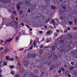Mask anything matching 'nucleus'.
Here are the masks:
<instances>
[{
  "instance_id": "obj_43",
  "label": "nucleus",
  "mask_w": 77,
  "mask_h": 77,
  "mask_svg": "<svg viewBox=\"0 0 77 77\" xmlns=\"http://www.w3.org/2000/svg\"><path fill=\"white\" fill-rule=\"evenodd\" d=\"M18 65L19 66H20L21 65V63H20V62H18Z\"/></svg>"
},
{
  "instance_id": "obj_19",
  "label": "nucleus",
  "mask_w": 77,
  "mask_h": 77,
  "mask_svg": "<svg viewBox=\"0 0 77 77\" xmlns=\"http://www.w3.org/2000/svg\"><path fill=\"white\" fill-rule=\"evenodd\" d=\"M43 50H40L39 51V53L40 54H43Z\"/></svg>"
},
{
  "instance_id": "obj_31",
  "label": "nucleus",
  "mask_w": 77,
  "mask_h": 77,
  "mask_svg": "<svg viewBox=\"0 0 77 77\" xmlns=\"http://www.w3.org/2000/svg\"><path fill=\"white\" fill-rule=\"evenodd\" d=\"M77 22V19H75V25H76V23Z\"/></svg>"
},
{
  "instance_id": "obj_37",
  "label": "nucleus",
  "mask_w": 77,
  "mask_h": 77,
  "mask_svg": "<svg viewBox=\"0 0 77 77\" xmlns=\"http://www.w3.org/2000/svg\"><path fill=\"white\" fill-rule=\"evenodd\" d=\"M14 77H20V76H19V75L17 74L16 75H15Z\"/></svg>"
},
{
  "instance_id": "obj_58",
  "label": "nucleus",
  "mask_w": 77,
  "mask_h": 77,
  "mask_svg": "<svg viewBox=\"0 0 77 77\" xmlns=\"http://www.w3.org/2000/svg\"><path fill=\"white\" fill-rule=\"evenodd\" d=\"M67 29L68 30H71V29H70V28L68 27H67Z\"/></svg>"
},
{
  "instance_id": "obj_11",
  "label": "nucleus",
  "mask_w": 77,
  "mask_h": 77,
  "mask_svg": "<svg viewBox=\"0 0 77 77\" xmlns=\"http://www.w3.org/2000/svg\"><path fill=\"white\" fill-rule=\"evenodd\" d=\"M49 34H50V32L48 31V32H47L46 33L45 35L46 36H48V35H49Z\"/></svg>"
},
{
  "instance_id": "obj_62",
  "label": "nucleus",
  "mask_w": 77,
  "mask_h": 77,
  "mask_svg": "<svg viewBox=\"0 0 77 77\" xmlns=\"http://www.w3.org/2000/svg\"><path fill=\"white\" fill-rule=\"evenodd\" d=\"M71 76L70 74H68V77H71Z\"/></svg>"
},
{
  "instance_id": "obj_33",
  "label": "nucleus",
  "mask_w": 77,
  "mask_h": 77,
  "mask_svg": "<svg viewBox=\"0 0 77 77\" xmlns=\"http://www.w3.org/2000/svg\"><path fill=\"white\" fill-rule=\"evenodd\" d=\"M58 72L59 74H61L62 73V71H61V70H60L58 71Z\"/></svg>"
},
{
  "instance_id": "obj_10",
  "label": "nucleus",
  "mask_w": 77,
  "mask_h": 77,
  "mask_svg": "<svg viewBox=\"0 0 77 77\" xmlns=\"http://www.w3.org/2000/svg\"><path fill=\"white\" fill-rule=\"evenodd\" d=\"M31 57H32V58H35L36 57V55L34 54H32L31 55Z\"/></svg>"
},
{
  "instance_id": "obj_49",
  "label": "nucleus",
  "mask_w": 77,
  "mask_h": 77,
  "mask_svg": "<svg viewBox=\"0 0 77 77\" xmlns=\"http://www.w3.org/2000/svg\"><path fill=\"white\" fill-rule=\"evenodd\" d=\"M5 21L4 20H3V22H2L3 25L4 24H5Z\"/></svg>"
},
{
  "instance_id": "obj_13",
  "label": "nucleus",
  "mask_w": 77,
  "mask_h": 77,
  "mask_svg": "<svg viewBox=\"0 0 77 77\" xmlns=\"http://www.w3.org/2000/svg\"><path fill=\"white\" fill-rule=\"evenodd\" d=\"M34 72L35 74H37L38 73V70L37 69L35 70L34 71Z\"/></svg>"
},
{
  "instance_id": "obj_16",
  "label": "nucleus",
  "mask_w": 77,
  "mask_h": 77,
  "mask_svg": "<svg viewBox=\"0 0 77 77\" xmlns=\"http://www.w3.org/2000/svg\"><path fill=\"white\" fill-rule=\"evenodd\" d=\"M51 8L52 9H55L56 8V7L54 6H52Z\"/></svg>"
},
{
  "instance_id": "obj_14",
  "label": "nucleus",
  "mask_w": 77,
  "mask_h": 77,
  "mask_svg": "<svg viewBox=\"0 0 77 77\" xmlns=\"http://www.w3.org/2000/svg\"><path fill=\"white\" fill-rule=\"evenodd\" d=\"M17 9L19 11L20 10V5H19V4H17Z\"/></svg>"
},
{
  "instance_id": "obj_60",
  "label": "nucleus",
  "mask_w": 77,
  "mask_h": 77,
  "mask_svg": "<svg viewBox=\"0 0 77 77\" xmlns=\"http://www.w3.org/2000/svg\"><path fill=\"white\" fill-rule=\"evenodd\" d=\"M22 25L23 26H24V24L23 23H21Z\"/></svg>"
},
{
  "instance_id": "obj_56",
  "label": "nucleus",
  "mask_w": 77,
  "mask_h": 77,
  "mask_svg": "<svg viewBox=\"0 0 77 77\" xmlns=\"http://www.w3.org/2000/svg\"><path fill=\"white\" fill-rule=\"evenodd\" d=\"M57 23H58L59 24H60V21H58L57 22Z\"/></svg>"
},
{
  "instance_id": "obj_28",
  "label": "nucleus",
  "mask_w": 77,
  "mask_h": 77,
  "mask_svg": "<svg viewBox=\"0 0 77 77\" xmlns=\"http://www.w3.org/2000/svg\"><path fill=\"white\" fill-rule=\"evenodd\" d=\"M8 4H9V5H11L12 4L11 1H9L8 2Z\"/></svg>"
},
{
  "instance_id": "obj_22",
  "label": "nucleus",
  "mask_w": 77,
  "mask_h": 77,
  "mask_svg": "<svg viewBox=\"0 0 77 77\" xmlns=\"http://www.w3.org/2000/svg\"><path fill=\"white\" fill-rule=\"evenodd\" d=\"M14 59L12 58H11L10 59H9V60L10 61H13Z\"/></svg>"
},
{
  "instance_id": "obj_29",
  "label": "nucleus",
  "mask_w": 77,
  "mask_h": 77,
  "mask_svg": "<svg viewBox=\"0 0 77 77\" xmlns=\"http://www.w3.org/2000/svg\"><path fill=\"white\" fill-rule=\"evenodd\" d=\"M45 41V38H43L42 39V40L40 42H44Z\"/></svg>"
},
{
  "instance_id": "obj_1",
  "label": "nucleus",
  "mask_w": 77,
  "mask_h": 77,
  "mask_svg": "<svg viewBox=\"0 0 77 77\" xmlns=\"http://www.w3.org/2000/svg\"><path fill=\"white\" fill-rule=\"evenodd\" d=\"M67 46L65 45V44H64L63 46L60 47H60V52L61 53V54H63V53H65L68 52V50L66 49V47H67V48H71V46L70 45V44L69 43H66Z\"/></svg>"
},
{
  "instance_id": "obj_30",
  "label": "nucleus",
  "mask_w": 77,
  "mask_h": 77,
  "mask_svg": "<svg viewBox=\"0 0 77 77\" xmlns=\"http://www.w3.org/2000/svg\"><path fill=\"white\" fill-rule=\"evenodd\" d=\"M50 45L46 47L45 48H50Z\"/></svg>"
},
{
  "instance_id": "obj_45",
  "label": "nucleus",
  "mask_w": 77,
  "mask_h": 77,
  "mask_svg": "<svg viewBox=\"0 0 77 77\" xmlns=\"http://www.w3.org/2000/svg\"><path fill=\"white\" fill-rule=\"evenodd\" d=\"M71 65H73L74 64V62H71L70 63Z\"/></svg>"
},
{
  "instance_id": "obj_34",
  "label": "nucleus",
  "mask_w": 77,
  "mask_h": 77,
  "mask_svg": "<svg viewBox=\"0 0 77 77\" xmlns=\"http://www.w3.org/2000/svg\"><path fill=\"white\" fill-rule=\"evenodd\" d=\"M28 57H30V54H28L27 55Z\"/></svg>"
},
{
  "instance_id": "obj_8",
  "label": "nucleus",
  "mask_w": 77,
  "mask_h": 77,
  "mask_svg": "<svg viewBox=\"0 0 77 77\" xmlns=\"http://www.w3.org/2000/svg\"><path fill=\"white\" fill-rule=\"evenodd\" d=\"M51 50L52 51H54L55 50H56V48L55 47V46L54 45H52L51 47Z\"/></svg>"
},
{
  "instance_id": "obj_6",
  "label": "nucleus",
  "mask_w": 77,
  "mask_h": 77,
  "mask_svg": "<svg viewBox=\"0 0 77 77\" xmlns=\"http://www.w3.org/2000/svg\"><path fill=\"white\" fill-rule=\"evenodd\" d=\"M73 53L74 54L75 56V58L77 59V50L75 49V50L73 52Z\"/></svg>"
},
{
  "instance_id": "obj_5",
  "label": "nucleus",
  "mask_w": 77,
  "mask_h": 77,
  "mask_svg": "<svg viewBox=\"0 0 77 77\" xmlns=\"http://www.w3.org/2000/svg\"><path fill=\"white\" fill-rule=\"evenodd\" d=\"M40 8H41V10L43 11H45L47 10V8L44 6V5H42L40 6Z\"/></svg>"
},
{
  "instance_id": "obj_63",
  "label": "nucleus",
  "mask_w": 77,
  "mask_h": 77,
  "mask_svg": "<svg viewBox=\"0 0 77 77\" xmlns=\"http://www.w3.org/2000/svg\"><path fill=\"white\" fill-rule=\"evenodd\" d=\"M32 48H33V46H32L30 47V49H32Z\"/></svg>"
},
{
  "instance_id": "obj_59",
  "label": "nucleus",
  "mask_w": 77,
  "mask_h": 77,
  "mask_svg": "<svg viewBox=\"0 0 77 77\" xmlns=\"http://www.w3.org/2000/svg\"><path fill=\"white\" fill-rule=\"evenodd\" d=\"M60 20H63V17H61L60 18Z\"/></svg>"
},
{
  "instance_id": "obj_24",
  "label": "nucleus",
  "mask_w": 77,
  "mask_h": 77,
  "mask_svg": "<svg viewBox=\"0 0 77 77\" xmlns=\"http://www.w3.org/2000/svg\"><path fill=\"white\" fill-rule=\"evenodd\" d=\"M10 68H11V69H13V68H14V66H10Z\"/></svg>"
},
{
  "instance_id": "obj_12",
  "label": "nucleus",
  "mask_w": 77,
  "mask_h": 77,
  "mask_svg": "<svg viewBox=\"0 0 77 77\" xmlns=\"http://www.w3.org/2000/svg\"><path fill=\"white\" fill-rule=\"evenodd\" d=\"M58 35V33L57 32H55L54 34V38L55 37H57V35Z\"/></svg>"
},
{
  "instance_id": "obj_39",
  "label": "nucleus",
  "mask_w": 77,
  "mask_h": 77,
  "mask_svg": "<svg viewBox=\"0 0 77 77\" xmlns=\"http://www.w3.org/2000/svg\"><path fill=\"white\" fill-rule=\"evenodd\" d=\"M53 67H51L49 69V71L53 70Z\"/></svg>"
},
{
  "instance_id": "obj_38",
  "label": "nucleus",
  "mask_w": 77,
  "mask_h": 77,
  "mask_svg": "<svg viewBox=\"0 0 77 77\" xmlns=\"http://www.w3.org/2000/svg\"><path fill=\"white\" fill-rule=\"evenodd\" d=\"M47 42H50V40H48V38H47Z\"/></svg>"
},
{
  "instance_id": "obj_61",
  "label": "nucleus",
  "mask_w": 77,
  "mask_h": 77,
  "mask_svg": "<svg viewBox=\"0 0 77 77\" xmlns=\"http://www.w3.org/2000/svg\"><path fill=\"white\" fill-rule=\"evenodd\" d=\"M13 14L14 15H15V14H16V11H14L13 12Z\"/></svg>"
},
{
  "instance_id": "obj_27",
  "label": "nucleus",
  "mask_w": 77,
  "mask_h": 77,
  "mask_svg": "<svg viewBox=\"0 0 77 77\" xmlns=\"http://www.w3.org/2000/svg\"><path fill=\"white\" fill-rule=\"evenodd\" d=\"M11 73L12 75H14L15 74V72L14 71H11Z\"/></svg>"
},
{
  "instance_id": "obj_3",
  "label": "nucleus",
  "mask_w": 77,
  "mask_h": 77,
  "mask_svg": "<svg viewBox=\"0 0 77 77\" xmlns=\"http://www.w3.org/2000/svg\"><path fill=\"white\" fill-rule=\"evenodd\" d=\"M33 75V74L32 72H28L26 73L25 75V76H23V77H32Z\"/></svg>"
},
{
  "instance_id": "obj_2",
  "label": "nucleus",
  "mask_w": 77,
  "mask_h": 77,
  "mask_svg": "<svg viewBox=\"0 0 77 77\" xmlns=\"http://www.w3.org/2000/svg\"><path fill=\"white\" fill-rule=\"evenodd\" d=\"M17 23V22L15 21H12L11 23L7 22L5 23V24L7 27H8V26H12L13 25V27L14 28L16 29V24Z\"/></svg>"
},
{
  "instance_id": "obj_17",
  "label": "nucleus",
  "mask_w": 77,
  "mask_h": 77,
  "mask_svg": "<svg viewBox=\"0 0 77 77\" xmlns=\"http://www.w3.org/2000/svg\"><path fill=\"white\" fill-rule=\"evenodd\" d=\"M33 42V41H32V39H30V43L29 44V46H30L32 44V43Z\"/></svg>"
},
{
  "instance_id": "obj_23",
  "label": "nucleus",
  "mask_w": 77,
  "mask_h": 77,
  "mask_svg": "<svg viewBox=\"0 0 77 77\" xmlns=\"http://www.w3.org/2000/svg\"><path fill=\"white\" fill-rule=\"evenodd\" d=\"M49 60H48V62H45V63L46 65H49Z\"/></svg>"
},
{
  "instance_id": "obj_53",
  "label": "nucleus",
  "mask_w": 77,
  "mask_h": 77,
  "mask_svg": "<svg viewBox=\"0 0 77 77\" xmlns=\"http://www.w3.org/2000/svg\"><path fill=\"white\" fill-rule=\"evenodd\" d=\"M43 45H40V46H39V48H43Z\"/></svg>"
},
{
  "instance_id": "obj_55",
  "label": "nucleus",
  "mask_w": 77,
  "mask_h": 77,
  "mask_svg": "<svg viewBox=\"0 0 77 77\" xmlns=\"http://www.w3.org/2000/svg\"><path fill=\"white\" fill-rule=\"evenodd\" d=\"M66 8L65 6H63V8L64 9H66Z\"/></svg>"
},
{
  "instance_id": "obj_47",
  "label": "nucleus",
  "mask_w": 77,
  "mask_h": 77,
  "mask_svg": "<svg viewBox=\"0 0 77 77\" xmlns=\"http://www.w3.org/2000/svg\"><path fill=\"white\" fill-rule=\"evenodd\" d=\"M3 49H4V48H3V47H1V48H0V50H3Z\"/></svg>"
},
{
  "instance_id": "obj_21",
  "label": "nucleus",
  "mask_w": 77,
  "mask_h": 77,
  "mask_svg": "<svg viewBox=\"0 0 77 77\" xmlns=\"http://www.w3.org/2000/svg\"><path fill=\"white\" fill-rule=\"evenodd\" d=\"M5 65H7V63L6 62H4L3 66H5Z\"/></svg>"
},
{
  "instance_id": "obj_42",
  "label": "nucleus",
  "mask_w": 77,
  "mask_h": 77,
  "mask_svg": "<svg viewBox=\"0 0 77 77\" xmlns=\"http://www.w3.org/2000/svg\"><path fill=\"white\" fill-rule=\"evenodd\" d=\"M20 15H22V14H23V11H20Z\"/></svg>"
},
{
  "instance_id": "obj_57",
  "label": "nucleus",
  "mask_w": 77,
  "mask_h": 77,
  "mask_svg": "<svg viewBox=\"0 0 77 77\" xmlns=\"http://www.w3.org/2000/svg\"><path fill=\"white\" fill-rule=\"evenodd\" d=\"M8 12H9V13H10V12H11V10H10L9 9H8Z\"/></svg>"
},
{
  "instance_id": "obj_35",
  "label": "nucleus",
  "mask_w": 77,
  "mask_h": 77,
  "mask_svg": "<svg viewBox=\"0 0 77 77\" xmlns=\"http://www.w3.org/2000/svg\"><path fill=\"white\" fill-rule=\"evenodd\" d=\"M60 69H61V70H62V71H65V69H64V68H63V67L61 68Z\"/></svg>"
},
{
  "instance_id": "obj_44",
  "label": "nucleus",
  "mask_w": 77,
  "mask_h": 77,
  "mask_svg": "<svg viewBox=\"0 0 77 77\" xmlns=\"http://www.w3.org/2000/svg\"><path fill=\"white\" fill-rule=\"evenodd\" d=\"M51 22L52 23H55V21H54V20H51Z\"/></svg>"
},
{
  "instance_id": "obj_15",
  "label": "nucleus",
  "mask_w": 77,
  "mask_h": 77,
  "mask_svg": "<svg viewBox=\"0 0 77 77\" xmlns=\"http://www.w3.org/2000/svg\"><path fill=\"white\" fill-rule=\"evenodd\" d=\"M9 39H10L9 40H8L6 41V42H9L10 41H12V38H10V37H9Z\"/></svg>"
},
{
  "instance_id": "obj_50",
  "label": "nucleus",
  "mask_w": 77,
  "mask_h": 77,
  "mask_svg": "<svg viewBox=\"0 0 77 77\" xmlns=\"http://www.w3.org/2000/svg\"><path fill=\"white\" fill-rule=\"evenodd\" d=\"M20 51H23V50H24V48H22V49H20Z\"/></svg>"
},
{
  "instance_id": "obj_9",
  "label": "nucleus",
  "mask_w": 77,
  "mask_h": 77,
  "mask_svg": "<svg viewBox=\"0 0 77 77\" xmlns=\"http://www.w3.org/2000/svg\"><path fill=\"white\" fill-rule=\"evenodd\" d=\"M45 2L46 4L48 5L50 3V0H46Z\"/></svg>"
},
{
  "instance_id": "obj_54",
  "label": "nucleus",
  "mask_w": 77,
  "mask_h": 77,
  "mask_svg": "<svg viewBox=\"0 0 77 77\" xmlns=\"http://www.w3.org/2000/svg\"><path fill=\"white\" fill-rule=\"evenodd\" d=\"M2 65V62H0V67H1Z\"/></svg>"
},
{
  "instance_id": "obj_48",
  "label": "nucleus",
  "mask_w": 77,
  "mask_h": 77,
  "mask_svg": "<svg viewBox=\"0 0 77 77\" xmlns=\"http://www.w3.org/2000/svg\"><path fill=\"white\" fill-rule=\"evenodd\" d=\"M55 20L57 22L59 21V20L58 19H57V18L55 19Z\"/></svg>"
},
{
  "instance_id": "obj_51",
  "label": "nucleus",
  "mask_w": 77,
  "mask_h": 77,
  "mask_svg": "<svg viewBox=\"0 0 77 77\" xmlns=\"http://www.w3.org/2000/svg\"><path fill=\"white\" fill-rule=\"evenodd\" d=\"M77 29V27H75L73 28V30H76Z\"/></svg>"
},
{
  "instance_id": "obj_18",
  "label": "nucleus",
  "mask_w": 77,
  "mask_h": 77,
  "mask_svg": "<svg viewBox=\"0 0 77 77\" xmlns=\"http://www.w3.org/2000/svg\"><path fill=\"white\" fill-rule=\"evenodd\" d=\"M63 36L62 35V36L60 37V38H58L57 39V41L58 40H59V39H62V38H63Z\"/></svg>"
},
{
  "instance_id": "obj_26",
  "label": "nucleus",
  "mask_w": 77,
  "mask_h": 77,
  "mask_svg": "<svg viewBox=\"0 0 77 77\" xmlns=\"http://www.w3.org/2000/svg\"><path fill=\"white\" fill-rule=\"evenodd\" d=\"M67 32H68V30L67 29H65L64 31V33H66Z\"/></svg>"
},
{
  "instance_id": "obj_40",
  "label": "nucleus",
  "mask_w": 77,
  "mask_h": 77,
  "mask_svg": "<svg viewBox=\"0 0 77 77\" xmlns=\"http://www.w3.org/2000/svg\"><path fill=\"white\" fill-rule=\"evenodd\" d=\"M69 24H70V25H71V24H72V22L71 21H69Z\"/></svg>"
},
{
  "instance_id": "obj_36",
  "label": "nucleus",
  "mask_w": 77,
  "mask_h": 77,
  "mask_svg": "<svg viewBox=\"0 0 77 77\" xmlns=\"http://www.w3.org/2000/svg\"><path fill=\"white\" fill-rule=\"evenodd\" d=\"M27 12L28 13H30V9L28 10Z\"/></svg>"
},
{
  "instance_id": "obj_41",
  "label": "nucleus",
  "mask_w": 77,
  "mask_h": 77,
  "mask_svg": "<svg viewBox=\"0 0 77 77\" xmlns=\"http://www.w3.org/2000/svg\"><path fill=\"white\" fill-rule=\"evenodd\" d=\"M51 19V18H48V20L47 21V23H48V21H50Z\"/></svg>"
},
{
  "instance_id": "obj_20",
  "label": "nucleus",
  "mask_w": 77,
  "mask_h": 77,
  "mask_svg": "<svg viewBox=\"0 0 77 77\" xmlns=\"http://www.w3.org/2000/svg\"><path fill=\"white\" fill-rule=\"evenodd\" d=\"M74 69V67L73 66H71L69 67V69L70 70H72V69Z\"/></svg>"
},
{
  "instance_id": "obj_25",
  "label": "nucleus",
  "mask_w": 77,
  "mask_h": 77,
  "mask_svg": "<svg viewBox=\"0 0 77 77\" xmlns=\"http://www.w3.org/2000/svg\"><path fill=\"white\" fill-rule=\"evenodd\" d=\"M10 57H6L5 58L7 59V60H9V59H9Z\"/></svg>"
},
{
  "instance_id": "obj_7",
  "label": "nucleus",
  "mask_w": 77,
  "mask_h": 77,
  "mask_svg": "<svg viewBox=\"0 0 77 77\" xmlns=\"http://www.w3.org/2000/svg\"><path fill=\"white\" fill-rule=\"evenodd\" d=\"M23 64L25 65H28L29 66V62L27 61H25L23 62Z\"/></svg>"
},
{
  "instance_id": "obj_52",
  "label": "nucleus",
  "mask_w": 77,
  "mask_h": 77,
  "mask_svg": "<svg viewBox=\"0 0 77 77\" xmlns=\"http://www.w3.org/2000/svg\"><path fill=\"white\" fill-rule=\"evenodd\" d=\"M50 27L51 29H53V26H50Z\"/></svg>"
},
{
  "instance_id": "obj_32",
  "label": "nucleus",
  "mask_w": 77,
  "mask_h": 77,
  "mask_svg": "<svg viewBox=\"0 0 77 77\" xmlns=\"http://www.w3.org/2000/svg\"><path fill=\"white\" fill-rule=\"evenodd\" d=\"M15 18V17L14 16H11V19H12V20H14Z\"/></svg>"
},
{
  "instance_id": "obj_64",
  "label": "nucleus",
  "mask_w": 77,
  "mask_h": 77,
  "mask_svg": "<svg viewBox=\"0 0 77 77\" xmlns=\"http://www.w3.org/2000/svg\"><path fill=\"white\" fill-rule=\"evenodd\" d=\"M64 67L65 68H67V65H64Z\"/></svg>"
},
{
  "instance_id": "obj_4",
  "label": "nucleus",
  "mask_w": 77,
  "mask_h": 77,
  "mask_svg": "<svg viewBox=\"0 0 77 77\" xmlns=\"http://www.w3.org/2000/svg\"><path fill=\"white\" fill-rule=\"evenodd\" d=\"M50 56L49 57V58H51V57H55L56 59H57V57L56 55L54 53H52L51 55L48 54V56Z\"/></svg>"
},
{
  "instance_id": "obj_46",
  "label": "nucleus",
  "mask_w": 77,
  "mask_h": 77,
  "mask_svg": "<svg viewBox=\"0 0 77 77\" xmlns=\"http://www.w3.org/2000/svg\"><path fill=\"white\" fill-rule=\"evenodd\" d=\"M44 27L45 29H47V25H45L44 26Z\"/></svg>"
}]
</instances>
